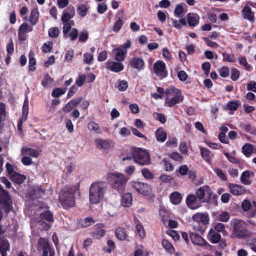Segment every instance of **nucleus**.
Wrapping results in <instances>:
<instances>
[{
    "instance_id": "obj_61",
    "label": "nucleus",
    "mask_w": 256,
    "mask_h": 256,
    "mask_svg": "<svg viewBox=\"0 0 256 256\" xmlns=\"http://www.w3.org/2000/svg\"><path fill=\"white\" fill-rule=\"evenodd\" d=\"M183 12L184 9L182 6V4H179L176 6V8L174 10V14L176 16L179 17L182 14Z\"/></svg>"
},
{
    "instance_id": "obj_25",
    "label": "nucleus",
    "mask_w": 256,
    "mask_h": 256,
    "mask_svg": "<svg viewBox=\"0 0 256 256\" xmlns=\"http://www.w3.org/2000/svg\"><path fill=\"white\" fill-rule=\"evenodd\" d=\"M10 250V244L5 239H0V252L2 256H7V251Z\"/></svg>"
},
{
    "instance_id": "obj_47",
    "label": "nucleus",
    "mask_w": 256,
    "mask_h": 256,
    "mask_svg": "<svg viewBox=\"0 0 256 256\" xmlns=\"http://www.w3.org/2000/svg\"><path fill=\"white\" fill-rule=\"evenodd\" d=\"M224 154L230 162L234 164L240 163L239 159L235 157L234 155H231L228 152H224Z\"/></svg>"
},
{
    "instance_id": "obj_12",
    "label": "nucleus",
    "mask_w": 256,
    "mask_h": 256,
    "mask_svg": "<svg viewBox=\"0 0 256 256\" xmlns=\"http://www.w3.org/2000/svg\"><path fill=\"white\" fill-rule=\"evenodd\" d=\"M33 28L27 23H23L22 24L18 30V38L20 41L23 42L26 40L27 36L26 32H32Z\"/></svg>"
},
{
    "instance_id": "obj_57",
    "label": "nucleus",
    "mask_w": 256,
    "mask_h": 256,
    "mask_svg": "<svg viewBox=\"0 0 256 256\" xmlns=\"http://www.w3.org/2000/svg\"><path fill=\"white\" fill-rule=\"evenodd\" d=\"M142 173L146 178L152 179L154 178L152 174L146 168H143L142 170Z\"/></svg>"
},
{
    "instance_id": "obj_51",
    "label": "nucleus",
    "mask_w": 256,
    "mask_h": 256,
    "mask_svg": "<svg viewBox=\"0 0 256 256\" xmlns=\"http://www.w3.org/2000/svg\"><path fill=\"white\" fill-rule=\"evenodd\" d=\"M226 226L225 225L220 222H216L214 226V228H213L217 232H226Z\"/></svg>"
},
{
    "instance_id": "obj_10",
    "label": "nucleus",
    "mask_w": 256,
    "mask_h": 256,
    "mask_svg": "<svg viewBox=\"0 0 256 256\" xmlns=\"http://www.w3.org/2000/svg\"><path fill=\"white\" fill-rule=\"evenodd\" d=\"M154 72L161 78H166L168 75L165 63L162 60H158L154 64Z\"/></svg>"
},
{
    "instance_id": "obj_43",
    "label": "nucleus",
    "mask_w": 256,
    "mask_h": 256,
    "mask_svg": "<svg viewBox=\"0 0 256 256\" xmlns=\"http://www.w3.org/2000/svg\"><path fill=\"white\" fill-rule=\"evenodd\" d=\"M123 20L122 18H118V20L114 24L112 30L116 32H118L120 31V30L122 26L123 25Z\"/></svg>"
},
{
    "instance_id": "obj_18",
    "label": "nucleus",
    "mask_w": 256,
    "mask_h": 256,
    "mask_svg": "<svg viewBox=\"0 0 256 256\" xmlns=\"http://www.w3.org/2000/svg\"><path fill=\"white\" fill-rule=\"evenodd\" d=\"M230 192L234 195H241L245 193V188L238 184H231L228 186Z\"/></svg>"
},
{
    "instance_id": "obj_60",
    "label": "nucleus",
    "mask_w": 256,
    "mask_h": 256,
    "mask_svg": "<svg viewBox=\"0 0 256 256\" xmlns=\"http://www.w3.org/2000/svg\"><path fill=\"white\" fill-rule=\"evenodd\" d=\"M94 222L92 217H87L82 222V225L84 227H88Z\"/></svg>"
},
{
    "instance_id": "obj_26",
    "label": "nucleus",
    "mask_w": 256,
    "mask_h": 256,
    "mask_svg": "<svg viewBox=\"0 0 256 256\" xmlns=\"http://www.w3.org/2000/svg\"><path fill=\"white\" fill-rule=\"evenodd\" d=\"M155 135L156 140L161 142H164L167 138V133L162 128H160L156 130Z\"/></svg>"
},
{
    "instance_id": "obj_38",
    "label": "nucleus",
    "mask_w": 256,
    "mask_h": 256,
    "mask_svg": "<svg viewBox=\"0 0 256 256\" xmlns=\"http://www.w3.org/2000/svg\"><path fill=\"white\" fill-rule=\"evenodd\" d=\"M230 215L228 212H222L217 216V219L218 221L226 222L230 220Z\"/></svg>"
},
{
    "instance_id": "obj_39",
    "label": "nucleus",
    "mask_w": 256,
    "mask_h": 256,
    "mask_svg": "<svg viewBox=\"0 0 256 256\" xmlns=\"http://www.w3.org/2000/svg\"><path fill=\"white\" fill-rule=\"evenodd\" d=\"M89 36L88 32L87 30H83L78 34V40L82 43H84L88 40Z\"/></svg>"
},
{
    "instance_id": "obj_63",
    "label": "nucleus",
    "mask_w": 256,
    "mask_h": 256,
    "mask_svg": "<svg viewBox=\"0 0 256 256\" xmlns=\"http://www.w3.org/2000/svg\"><path fill=\"white\" fill-rule=\"evenodd\" d=\"M86 79V76L84 74H82L78 76V78L76 80V85L80 87L84 84V82Z\"/></svg>"
},
{
    "instance_id": "obj_59",
    "label": "nucleus",
    "mask_w": 256,
    "mask_h": 256,
    "mask_svg": "<svg viewBox=\"0 0 256 256\" xmlns=\"http://www.w3.org/2000/svg\"><path fill=\"white\" fill-rule=\"evenodd\" d=\"M108 9L107 5L104 3L99 4L98 6V12L100 14H104Z\"/></svg>"
},
{
    "instance_id": "obj_56",
    "label": "nucleus",
    "mask_w": 256,
    "mask_h": 256,
    "mask_svg": "<svg viewBox=\"0 0 256 256\" xmlns=\"http://www.w3.org/2000/svg\"><path fill=\"white\" fill-rule=\"evenodd\" d=\"M218 72L220 75L223 78H226L229 76L230 71L228 67L224 66L222 68L219 70Z\"/></svg>"
},
{
    "instance_id": "obj_11",
    "label": "nucleus",
    "mask_w": 256,
    "mask_h": 256,
    "mask_svg": "<svg viewBox=\"0 0 256 256\" xmlns=\"http://www.w3.org/2000/svg\"><path fill=\"white\" fill-rule=\"evenodd\" d=\"M96 146L97 148L102 150H108L114 147V144L112 140L102 138H96L94 140Z\"/></svg>"
},
{
    "instance_id": "obj_46",
    "label": "nucleus",
    "mask_w": 256,
    "mask_h": 256,
    "mask_svg": "<svg viewBox=\"0 0 256 256\" xmlns=\"http://www.w3.org/2000/svg\"><path fill=\"white\" fill-rule=\"evenodd\" d=\"M88 10V7L84 4H80L78 7V12L82 16H86Z\"/></svg>"
},
{
    "instance_id": "obj_24",
    "label": "nucleus",
    "mask_w": 256,
    "mask_h": 256,
    "mask_svg": "<svg viewBox=\"0 0 256 256\" xmlns=\"http://www.w3.org/2000/svg\"><path fill=\"white\" fill-rule=\"evenodd\" d=\"M21 153L23 156H30L33 158H38L40 155V152L38 150L28 148H22Z\"/></svg>"
},
{
    "instance_id": "obj_42",
    "label": "nucleus",
    "mask_w": 256,
    "mask_h": 256,
    "mask_svg": "<svg viewBox=\"0 0 256 256\" xmlns=\"http://www.w3.org/2000/svg\"><path fill=\"white\" fill-rule=\"evenodd\" d=\"M162 246L164 248L170 252H174V248L172 245L166 240L164 239L162 240Z\"/></svg>"
},
{
    "instance_id": "obj_49",
    "label": "nucleus",
    "mask_w": 256,
    "mask_h": 256,
    "mask_svg": "<svg viewBox=\"0 0 256 256\" xmlns=\"http://www.w3.org/2000/svg\"><path fill=\"white\" fill-rule=\"evenodd\" d=\"M53 46V44L52 42H48L46 43H44L42 48V51L45 53L50 52H51Z\"/></svg>"
},
{
    "instance_id": "obj_27",
    "label": "nucleus",
    "mask_w": 256,
    "mask_h": 256,
    "mask_svg": "<svg viewBox=\"0 0 256 256\" xmlns=\"http://www.w3.org/2000/svg\"><path fill=\"white\" fill-rule=\"evenodd\" d=\"M200 21V16L196 14H189L188 16V22L190 26H196Z\"/></svg>"
},
{
    "instance_id": "obj_35",
    "label": "nucleus",
    "mask_w": 256,
    "mask_h": 256,
    "mask_svg": "<svg viewBox=\"0 0 256 256\" xmlns=\"http://www.w3.org/2000/svg\"><path fill=\"white\" fill-rule=\"evenodd\" d=\"M116 235L118 238L122 240H124L127 238V234L124 228H118L116 230Z\"/></svg>"
},
{
    "instance_id": "obj_2",
    "label": "nucleus",
    "mask_w": 256,
    "mask_h": 256,
    "mask_svg": "<svg viewBox=\"0 0 256 256\" xmlns=\"http://www.w3.org/2000/svg\"><path fill=\"white\" fill-rule=\"evenodd\" d=\"M106 188V184L104 182L92 183L90 188V202L93 204L98 203L103 198Z\"/></svg>"
},
{
    "instance_id": "obj_17",
    "label": "nucleus",
    "mask_w": 256,
    "mask_h": 256,
    "mask_svg": "<svg viewBox=\"0 0 256 256\" xmlns=\"http://www.w3.org/2000/svg\"><path fill=\"white\" fill-rule=\"evenodd\" d=\"M75 10L74 7L70 6L62 12V20L63 23L68 22L70 19L74 17Z\"/></svg>"
},
{
    "instance_id": "obj_8",
    "label": "nucleus",
    "mask_w": 256,
    "mask_h": 256,
    "mask_svg": "<svg viewBox=\"0 0 256 256\" xmlns=\"http://www.w3.org/2000/svg\"><path fill=\"white\" fill-rule=\"evenodd\" d=\"M213 192L212 189L207 186H204L198 188L196 194L198 200L202 202H208L212 198Z\"/></svg>"
},
{
    "instance_id": "obj_22",
    "label": "nucleus",
    "mask_w": 256,
    "mask_h": 256,
    "mask_svg": "<svg viewBox=\"0 0 256 256\" xmlns=\"http://www.w3.org/2000/svg\"><path fill=\"white\" fill-rule=\"evenodd\" d=\"M192 242L198 246H210L208 243L201 236L196 234H192L190 236Z\"/></svg>"
},
{
    "instance_id": "obj_20",
    "label": "nucleus",
    "mask_w": 256,
    "mask_h": 256,
    "mask_svg": "<svg viewBox=\"0 0 256 256\" xmlns=\"http://www.w3.org/2000/svg\"><path fill=\"white\" fill-rule=\"evenodd\" d=\"M221 238L220 234L213 228L210 229L208 234V240L212 244L218 243Z\"/></svg>"
},
{
    "instance_id": "obj_14",
    "label": "nucleus",
    "mask_w": 256,
    "mask_h": 256,
    "mask_svg": "<svg viewBox=\"0 0 256 256\" xmlns=\"http://www.w3.org/2000/svg\"><path fill=\"white\" fill-rule=\"evenodd\" d=\"M130 66L138 71L142 70L144 68V60L140 57H134L130 60Z\"/></svg>"
},
{
    "instance_id": "obj_55",
    "label": "nucleus",
    "mask_w": 256,
    "mask_h": 256,
    "mask_svg": "<svg viewBox=\"0 0 256 256\" xmlns=\"http://www.w3.org/2000/svg\"><path fill=\"white\" fill-rule=\"evenodd\" d=\"M78 36V32L76 28H72L68 34V36L72 41L75 40Z\"/></svg>"
},
{
    "instance_id": "obj_6",
    "label": "nucleus",
    "mask_w": 256,
    "mask_h": 256,
    "mask_svg": "<svg viewBox=\"0 0 256 256\" xmlns=\"http://www.w3.org/2000/svg\"><path fill=\"white\" fill-rule=\"evenodd\" d=\"M130 184L136 192L144 196H150L152 195V188L150 185L140 182L132 181Z\"/></svg>"
},
{
    "instance_id": "obj_21",
    "label": "nucleus",
    "mask_w": 256,
    "mask_h": 256,
    "mask_svg": "<svg viewBox=\"0 0 256 256\" xmlns=\"http://www.w3.org/2000/svg\"><path fill=\"white\" fill-rule=\"evenodd\" d=\"M132 196L131 193L127 192L122 195L121 204L124 207H130L132 204Z\"/></svg>"
},
{
    "instance_id": "obj_29",
    "label": "nucleus",
    "mask_w": 256,
    "mask_h": 256,
    "mask_svg": "<svg viewBox=\"0 0 256 256\" xmlns=\"http://www.w3.org/2000/svg\"><path fill=\"white\" fill-rule=\"evenodd\" d=\"M39 18V12L37 9L31 11L29 21L32 25L34 26L38 22Z\"/></svg>"
},
{
    "instance_id": "obj_16",
    "label": "nucleus",
    "mask_w": 256,
    "mask_h": 256,
    "mask_svg": "<svg viewBox=\"0 0 256 256\" xmlns=\"http://www.w3.org/2000/svg\"><path fill=\"white\" fill-rule=\"evenodd\" d=\"M106 65L108 69L116 72H120L124 68V65L118 62L108 61Z\"/></svg>"
},
{
    "instance_id": "obj_48",
    "label": "nucleus",
    "mask_w": 256,
    "mask_h": 256,
    "mask_svg": "<svg viewBox=\"0 0 256 256\" xmlns=\"http://www.w3.org/2000/svg\"><path fill=\"white\" fill-rule=\"evenodd\" d=\"M41 216L43 219L48 222H53V215L50 211H46L41 214Z\"/></svg>"
},
{
    "instance_id": "obj_58",
    "label": "nucleus",
    "mask_w": 256,
    "mask_h": 256,
    "mask_svg": "<svg viewBox=\"0 0 256 256\" xmlns=\"http://www.w3.org/2000/svg\"><path fill=\"white\" fill-rule=\"evenodd\" d=\"M128 86V82L126 80L120 81L118 84V88L120 91H124Z\"/></svg>"
},
{
    "instance_id": "obj_5",
    "label": "nucleus",
    "mask_w": 256,
    "mask_h": 256,
    "mask_svg": "<svg viewBox=\"0 0 256 256\" xmlns=\"http://www.w3.org/2000/svg\"><path fill=\"white\" fill-rule=\"evenodd\" d=\"M164 94L166 95V103L168 106H172L183 100L182 93L178 88H170L166 90Z\"/></svg>"
},
{
    "instance_id": "obj_44",
    "label": "nucleus",
    "mask_w": 256,
    "mask_h": 256,
    "mask_svg": "<svg viewBox=\"0 0 256 256\" xmlns=\"http://www.w3.org/2000/svg\"><path fill=\"white\" fill-rule=\"evenodd\" d=\"M64 26L62 28V32L65 37L66 36V34H68L72 26L74 24V21H71L70 22H66L63 23Z\"/></svg>"
},
{
    "instance_id": "obj_19",
    "label": "nucleus",
    "mask_w": 256,
    "mask_h": 256,
    "mask_svg": "<svg viewBox=\"0 0 256 256\" xmlns=\"http://www.w3.org/2000/svg\"><path fill=\"white\" fill-rule=\"evenodd\" d=\"M192 218L194 222L203 224H206L209 221L208 214L200 212H198L193 215Z\"/></svg>"
},
{
    "instance_id": "obj_23",
    "label": "nucleus",
    "mask_w": 256,
    "mask_h": 256,
    "mask_svg": "<svg viewBox=\"0 0 256 256\" xmlns=\"http://www.w3.org/2000/svg\"><path fill=\"white\" fill-rule=\"evenodd\" d=\"M114 51L116 52L115 54V60L116 61L121 62L124 60L127 54L126 50H124L121 48H118L114 49Z\"/></svg>"
},
{
    "instance_id": "obj_50",
    "label": "nucleus",
    "mask_w": 256,
    "mask_h": 256,
    "mask_svg": "<svg viewBox=\"0 0 256 256\" xmlns=\"http://www.w3.org/2000/svg\"><path fill=\"white\" fill-rule=\"evenodd\" d=\"M84 62L88 64H92L94 60V56L92 54L89 52H86L84 54Z\"/></svg>"
},
{
    "instance_id": "obj_52",
    "label": "nucleus",
    "mask_w": 256,
    "mask_h": 256,
    "mask_svg": "<svg viewBox=\"0 0 256 256\" xmlns=\"http://www.w3.org/2000/svg\"><path fill=\"white\" fill-rule=\"evenodd\" d=\"M223 61H226L230 62H235V57L233 54H228L226 52L222 54Z\"/></svg>"
},
{
    "instance_id": "obj_62",
    "label": "nucleus",
    "mask_w": 256,
    "mask_h": 256,
    "mask_svg": "<svg viewBox=\"0 0 256 256\" xmlns=\"http://www.w3.org/2000/svg\"><path fill=\"white\" fill-rule=\"evenodd\" d=\"M240 76V72L236 68H232L231 70V78L235 81Z\"/></svg>"
},
{
    "instance_id": "obj_13",
    "label": "nucleus",
    "mask_w": 256,
    "mask_h": 256,
    "mask_svg": "<svg viewBox=\"0 0 256 256\" xmlns=\"http://www.w3.org/2000/svg\"><path fill=\"white\" fill-rule=\"evenodd\" d=\"M202 202L194 194H188L186 198V205L191 210L198 208L202 206Z\"/></svg>"
},
{
    "instance_id": "obj_34",
    "label": "nucleus",
    "mask_w": 256,
    "mask_h": 256,
    "mask_svg": "<svg viewBox=\"0 0 256 256\" xmlns=\"http://www.w3.org/2000/svg\"><path fill=\"white\" fill-rule=\"evenodd\" d=\"M10 178L14 182L20 184L25 180L26 177L25 176L20 174L16 172L13 175V176H12Z\"/></svg>"
},
{
    "instance_id": "obj_31",
    "label": "nucleus",
    "mask_w": 256,
    "mask_h": 256,
    "mask_svg": "<svg viewBox=\"0 0 256 256\" xmlns=\"http://www.w3.org/2000/svg\"><path fill=\"white\" fill-rule=\"evenodd\" d=\"M88 128L90 132L96 134H100L102 130L98 124L94 122H90L88 124Z\"/></svg>"
},
{
    "instance_id": "obj_7",
    "label": "nucleus",
    "mask_w": 256,
    "mask_h": 256,
    "mask_svg": "<svg viewBox=\"0 0 256 256\" xmlns=\"http://www.w3.org/2000/svg\"><path fill=\"white\" fill-rule=\"evenodd\" d=\"M133 158L136 162L140 165H148L150 164V156L145 150L138 149L133 153Z\"/></svg>"
},
{
    "instance_id": "obj_33",
    "label": "nucleus",
    "mask_w": 256,
    "mask_h": 256,
    "mask_svg": "<svg viewBox=\"0 0 256 256\" xmlns=\"http://www.w3.org/2000/svg\"><path fill=\"white\" fill-rule=\"evenodd\" d=\"M182 199V195L178 192H174L170 196L171 202L174 204H179Z\"/></svg>"
},
{
    "instance_id": "obj_64",
    "label": "nucleus",
    "mask_w": 256,
    "mask_h": 256,
    "mask_svg": "<svg viewBox=\"0 0 256 256\" xmlns=\"http://www.w3.org/2000/svg\"><path fill=\"white\" fill-rule=\"evenodd\" d=\"M155 118L162 123H164L166 122V118L162 114L155 113L154 114Z\"/></svg>"
},
{
    "instance_id": "obj_53",
    "label": "nucleus",
    "mask_w": 256,
    "mask_h": 256,
    "mask_svg": "<svg viewBox=\"0 0 256 256\" xmlns=\"http://www.w3.org/2000/svg\"><path fill=\"white\" fill-rule=\"evenodd\" d=\"M36 62L35 58H34L33 55L30 52L29 54V70L31 71H34L35 70L34 67L36 64Z\"/></svg>"
},
{
    "instance_id": "obj_40",
    "label": "nucleus",
    "mask_w": 256,
    "mask_h": 256,
    "mask_svg": "<svg viewBox=\"0 0 256 256\" xmlns=\"http://www.w3.org/2000/svg\"><path fill=\"white\" fill-rule=\"evenodd\" d=\"M135 224H136V228L138 234L140 238H144L146 236V234L140 222L137 220H135Z\"/></svg>"
},
{
    "instance_id": "obj_4",
    "label": "nucleus",
    "mask_w": 256,
    "mask_h": 256,
    "mask_svg": "<svg viewBox=\"0 0 256 256\" xmlns=\"http://www.w3.org/2000/svg\"><path fill=\"white\" fill-rule=\"evenodd\" d=\"M230 224L232 228V236L238 238H243L250 236L252 232L247 229L246 224L243 220L234 218Z\"/></svg>"
},
{
    "instance_id": "obj_45",
    "label": "nucleus",
    "mask_w": 256,
    "mask_h": 256,
    "mask_svg": "<svg viewBox=\"0 0 256 256\" xmlns=\"http://www.w3.org/2000/svg\"><path fill=\"white\" fill-rule=\"evenodd\" d=\"M59 34L60 30L57 27L51 28L48 30V36L52 38H57Z\"/></svg>"
},
{
    "instance_id": "obj_37",
    "label": "nucleus",
    "mask_w": 256,
    "mask_h": 256,
    "mask_svg": "<svg viewBox=\"0 0 256 256\" xmlns=\"http://www.w3.org/2000/svg\"><path fill=\"white\" fill-rule=\"evenodd\" d=\"M28 98L27 96H25L24 103L22 106V116L26 120L28 113Z\"/></svg>"
},
{
    "instance_id": "obj_30",
    "label": "nucleus",
    "mask_w": 256,
    "mask_h": 256,
    "mask_svg": "<svg viewBox=\"0 0 256 256\" xmlns=\"http://www.w3.org/2000/svg\"><path fill=\"white\" fill-rule=\"evenodd\" d=\"M50 246L49 245L48 240L46 238H40L38 240V250L42 251V250L48 248Z\"/></svg>"
},
{
    "instance_id": "obj_36",
    "label": "nucleus",
    "mask_w": 256,
    "mask_h": 256,
    "mask_svg": "<svg viewBox=\"0 0 256 256\" xmlns=\"http://www.w3.org/2000/svg\"><path fill=\"white\" fill-rule=\"evenodd\" d=\"M250 172L248 170H246L242 173L240 176V180L242 182L246 185L250 184Z\"/></svg>"
},
{
    "instance_id": "obj_28",
    "label": "nucleus",
    "mask_w": 256,
    "mask_h": 256,
    "mask_svg": "<svg viewBox=\"0 0 256 256\" xmlns=\"http://www.w3.org/2000/svg\"><path fill=\"white\" fill-rule=\"evenodd\" d=\"M242 12L244 18L248 19L251 22L254 21V16L252 14L251 8L248 6H245L243 8Z\"/></svg>"
},
{
    "instance_id": "obj_15",
    "label": "nucleus",
    "mask_w": 256,
    "mask_h": 256,
    "mask_svg": "<svg viewBox=\"0 0 256 256\" xmlns=\"http://www.w3.org/2000/svg\"><path fill=\"white\" fill-rule=\"evenodd\" d=\"M82 97L74 99L68 102L62 108V110L64 112L68 113L70 112L72 109L76 108L79 104L82 101Z\"/></svg>"
},
{
    "instance_id": "obj_1",
    "label": "nucleus",
    "mask_w": 256,
    "mask_h": 256,
    "mask_svg": "<svg viewBox=\"0 0 256 256\" xmlns=\"http://www.w3.org/2000/svg\"><path fill=\"white\" fill-rule=\"evenodd\" d=\"M78 189V185L76 184L66 187L60 192L59 200L64 208H67L74 206V194Z\"/></svg>"
},
{
    "instance_id": "obj_9",
    "label": "nucleus",
    "mask_w": 256,
    "mask_h": 256,
    "mask_svg": "<svg viewBox=\"0 0 256 256\" xmlns=\"http://www.w3.org/2000/svg\"><path fill=\"white\" fill-rule=\"evenodd\" d=\"M0 205L6 212H8L12 209V201L8 194L0 185Z\"/></svg>"
},
{
    "instance_id": "obj_41",
    "label": "nucleus",
    "mask_w": 256,
    "mask_h": 256,
    "mask_svg": "<svg viewBox=\"0 0 256 256\" xmlns=\"http://www.w3.org/2000/svg\"><path fill=\"white\" fill-rule=\"evenodd\" d=\"M200 152L202 157L204 160L210 162L211 160V156H210V152L206 148H201Z\"/></svg>"
},
{
    "instance_id": "obj_3",
    "label": "nucleus",
    "mask_w": 256,
    "mask_h": 256,
    "mask_svg": "<svg viewBox=\"0 0 256 256\" xmlns=\"http://www.w3.org/2000/svg\"><path fill=\"white\" fill-rule=\"evenodd\" d=\"M107 180L111 184L112 188L120 192H122L129 178L121 172H109L107 174Z\"/></svg>"
},
{
    "instance_id": "obj_54",
    "label": "nucleus",
    "mask_w": 256,
    "mask_h": 256,
    "mask_svg": "<svg viewBox=\"0 0 256 256\" xmlns=\"http://www.w3.org/2000/svg\"><path fill=\"white\" fill-rule=\"evenodd\" d=\"M6 168L10 178L13 176V175L16 172L14 170V166L8 162H7L6 164Z\"/></svg>"
},
{
    "instance_id": "obj_32",
    "label": "nucleus",
    "mask_w": 256,
    "mask_h": 256,
    "mask_svg": "<svg viewBox=\"0 0 256 256\" xmlns=\"http://www.w3.org/2000/svg\"><path fill=\"white\" fill-rule=\"evenodd\" d=\"M242 153L246 157H250L253 152V145L250 144H246L242 146Z\"/></svg>"
}]
</instances>
